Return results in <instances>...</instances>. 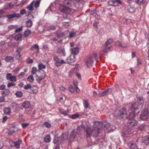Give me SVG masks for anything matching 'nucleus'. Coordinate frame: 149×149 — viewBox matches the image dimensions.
<instances>
[{
	"label": "nucleus",
	"mask_w": 149,
	"mask_h": 149,
	"mask_svg": "<svg viewBox=\"0 0 149 149\" xmlns=\"http://www.w3.org/2000/svg\"><path fill=\"white\" fill-rule=\"evenodd\" d=\"M23 46H20L18 47L16 51L20 53L23 49Z\"/></svg>",
	"instance_id": "nucleus-58"
},
{
	"label": "nucleus",
	"mask_w": 149,
	"mask_h": 149,
	"mask_svg": "<svg viewBox=\"0 0 149 149\" xmlns=\"http://www.w3.org/2000/svg\"><path fill=\"white\" fill-rule=\"evenodd\" d=\"M127 114V112L125 109L123 108L119 110L117 113L116 116L118 118H122L126 116Z\"/></svg>",
	"instance_id": "nucleus-8"
},
{
	"label": "nucleus",
	"mask_w": 149,
	"mask_h": 149,
	"mask_svg": "<svg viewBox=\"0 0 149 149\" xmlns=\"http://www.w3.org/2000/svg\"><path fill=\"white\" fill-rule=\"evenodd\" d=\"M108 4L111 6H114V0H110L108 1Z\"/></svg>",
	"instance_id": "nucleus-54"
},
{
	"label": "nucleus",
	"mask_w": 149,
	"mask_h": 149,
	"mask_svg": "<svg viewBox=\"0 0 149 149\" xmlns=\"http://www.w3.org/2000/svg\"><path fill=\"white\" fill-rule=\"evenodd\" d=\"M146 126L145 124H142L138 127V129L139 130H143L146 128Z\"/></svg>",
	"instance_id": "nucleus-31"
},
{
	"label": "nucleus",
	"mask_w": 149,
	"mask_h": 149,
	"mask_svg": "<svg viewBox=\"0 0 149 149\" xmlns=\"http://www.w3.org/2000/svg\"><path fill=\"white\" fill-rule=\"evenodd\" d=\"M32 87V88L31 89L30 93L33 94L36 93L38 91L37 87L36 86L33 85Z\"/></svg>",
	"instance_id": "nucleus-25"
},
{
	"label": "nucleus",
	"mask_w": 149,
	"mask_h": 149,
	"mask_svg": "<svg viewBox=\"0 0 149 149\" xmlns=\"http://www.w3.org/2000/svg\"><path fill=\"white\" fill-rule=\"evenodd\" d=\"M45 141L46 143H49L51 141V138L49 135H47L44 138Z\"/></svg>",
	"instance_id": "nucleus-32"
},
{
	"label": "nucleus",
	"mask_w": 149,
	"mask_h": 149,
	"mask_svg": "<svg viewBox=\"0 0 149 149\" xmlns=\"http://www.w3.org/2000/svg\"><path fill=\"white\" fill-rule=\"evenodd\" d=\"M17 26L16 25H11L8 26V29L9 30L14 29L17 28Z\"/></svg>",
	"instance_id": "nucleus-53"
},
{
	"label": "nucleus",
	"mask_w": 149,
	"mask_h": 149,
	"mask_svg": "<svg viewBox=\"0 0 149 149\" xmlns=\"http://www.w3.org/2000/svg\"><path fill=\"white\" fill-rule=\"evenodd\" d=\"M22 34L20 33L16 35L15 37V40L17 41H21L22 39Z\"/></svg>",
	"instance_id": "nucleus-29"
},
{
	"label": "nucleus",
	"mask_w": 149,
	"mask_h": 149,
	"mask_svg": "<svg viewBox=\"0 0 149 149\" xmlns=\"http://www.w3.org/2000/svg\"><path fill=\"white\" fill-rule=\"evenodd\" d=\"M135 8L131 7L129 9V11L131 13H133L135 11Z\"/></svg>",
	"instance_id": "nucleus-57"
},
{
	"label": "nucleus",
	"mask_w": 149,
	"mask_h": 149,
	"mask_svg": "<svg viewBox=\"0 0 149 149\" xmlns=\"http://www.w3.org/2000/svg\"><path fill=\"white\" fill-rule=\"evenodd\" d=\"M24 14H26V15H27V13L26 11L24 9H22L20 10V13H17V14H19V17H20L21 16V15H23Z\"/></svg>",
	"instance_id": "nucleus-48"
},
{
	"label": "nucleus",
	"mask_w": 149,
	"mask_h": 149,
	"mask_svg": "<svg viewBox=\"0 0 149 149\" xmlns=\"http://www.w3.org/2000/svg\"><path fill=\"white\" fill-rule=\"evenodd\" d=\"M63 3L65 5L71 6L73 4V0H64L63 1Z\"/></svg>",
	"instance_id": "nucleus-24"
},
{
	"label": "nucleus",
	"mask_w": 149,
	"mask_h": 149,
	"mask_svg": "<svg viewBox=\"0 0 149 149\" xmlns=\"http://www.w3.org/2000/svg\"><path fill=\"white\" fill-rule=\"evenodd\" d=\"M34 48H35L37 50H38V52H39V47L37 44H35L32 47H31L30 49L31 50H33Z\"/></svg>",
	"instance_id": "nucleus-46"
},
{
	"label": "nucleus",
	"mask_w": 149,
	"mask_h": 149,
	"mask_svg": "<svg viewBox=\"0 0 149 149\" xmlns=\"http://www.w3.org/2000/svg\"><path fill=\"white\" fill-rule=\"evenodd\" d=\"M11 107L15 109V110H16L19 108V105L16 103H13L12 104Z\"/></svg>",
	"instance_id": "nucleus-42"
},
{
	"label": "nucleus",
	"mask_w": 149,
	"mask_h": 149,
	"mask_svg": "<svg viewBox=\"0 0 149 149\" xmlns=\"http://www.w3.org/2000/svg\"><path fill=\"white\" fill-rule=\"evenodd\" d=\"M38 68L40 70L45 69L46 68L45 65L42 63H39L38 65Z\"/></svg>",
	"instance_id": "nucleus-44"
},
{
	"label": "nucleus",
	"mask_w": 149,
	"mask_h": 149,
	"mask_svg": "<svg viewBox=\"0 0 149 149\" xmlns=\"http://www.w3.org/2000/svg\"><path fill=\"white\" fill-rule=\"evenodd\" d=\"M33 6V3H32V2L28 6L26 7V8L28 9V13L31 12H32V11L34 10Z\"/></svg>",
	"instance_id": "nucleus-26"
},
{
	"label": "nucleus",
	"mask_w": 149,
	"mask_h": 149,
	"mask_svg": "<svg viewBox=\"0 0 149 149\" xmlns=\"http://www.w3.org/2000/svg\"><path fill=\"white\" fill-rule=\"evenodd\" d=\"M31 72V75H33L34 74H35L36 80L39 84H40L41 81L44 79L46 75L45 72L40 74V71L39 70H37V68L35 67L32 68Z\"/></svg>",
	"instance_id": "nucleus-2"
},
{
	"label": "nucleus",
	"mask_w": 149,
	"mask_h": 149,
	"mask_svg": "<svg viewBox=\"0 0 149 149\" xmlns=\"http://www.w3.org/2000/svg\"><path fill=\"white\" fill-rule=\"evenodd\" d=\"M5 60L7 62L12 63L14 61V58L11 56H8L5 57Z\"/></svg>",
	"instance_id": "nucleus-21"
},
{
	"label": "nucleus",
	"mask_w": 149,
	"mask_h": 149,
	"mask_svg": "<svg viewBox=\"0 0 149 149\" xmlns=\"http://www.w3.org/2000/svg\"><path fill=\"white\" fill-rule=\"evenodd\" d=\"M112 48V47H109L107 49H106V48H105L104 47V49L102 51H101L100 54H106L109 51L110 49Z\"/></svg>",
	"instance_id": "nucleus-35"
},
{
	"label": "nucleus",
	"mask_w": 149,
	"mask_h": 149,
	"mask_svg": "<svg viewBox=\"0 0 149 149\" xmlns=\"http://www.w3.org/2000/svg\"><path fill=\"white\" fill-rule=\"evenodd\" d=\"M41 126L42 127H45L47 128H49L51 127V125L50 123L49 122L45 121L43 123Z\"/></svg>",
	"instance_id": "nucleus-28"
},
{
	"label": "nucleus",
	"mask_w": 149,
	"mask_h": 149,
	"mask_svg": "<svg viewBox=\"0 0 149 149\" xmlns=\"http://www.w3.org/2000/svg\"><path fill=\"white\" fill-rule=\"evenodd\" d=\"M130 132V129H129L128 130H127V131H126V132H124L123 133L122 136L124 140H127V139H129L130 136H128V134H130V133L129 132Z\"/></svg>",
	"instance_id": "nucleus-18"
},
{
	"label": "nucleus",
	"mask_w": 149,
	"mask_h": 149,
	"mask_svg": "<svg viewBox=\"0 0 149 149\" xmlns=\"http://www.w3.org/2000/svg\"><path fill=\"white\" fill-rule=\"evenodd\" d=\"M32 86L29 84H27L26 85H25L24 88L25 90H26L28 89H30L31 90V89L32 88Z\"/></svg>",
	"instance_id": "nucleus-50"
},
{
	"label": "nucleus",
	"mask_w": 149,
	"mask_h": 149,
	"mask_svg": "<svg viewBox=\"0 0 149 149\" xmlns=\"http://www.w3.org/2000/svg\"><path fill=\"white\" fill-rule=\"evenodd\" d=\"M130 149H143L139 148L134 141L131 142L129 144Z\"/></svg>",
	"instance_id": "nucleus-13"
},
{
	"label": "nucleus",
	"mask_w": 149,
	"mask_h": 149,
	"mask_svg": "<svg viewBox=\"0 0 149 149\" xmlns=\"http://www.w3.org/2000/svg\"><path fill=\"white\" fill-rule=\"evenodd\" d=\"M93 63V61L92 59L91 56H90L86 61V63L87 67L90 68L92 66V65Z\"/></svg>",
	"instance_id": "nucleus-12"
},
{
	"label": "nucleus",
	"mask_w": 149,
	"mask_h": 149,
	"mask_svg": "<svg viewBox=\"0 0 149 149\" xmlns=\"http://www.w3.org/2000/svg\"><path fill=\"white\" fill-rule=\"evenodd\" d=\"M12 76V74L11 73H7L6 75V79L8 80H10Z\"/></svg>",
	"instance_id": "nucleus-52"
},
{
	"label": "nucleus",
	"mask_w": 149,
	"mask_h": 149,
	"mask_svg": "<svg viewBox=\"0 0 149 149\" xmlns=\"http://www.w3.org/2000/svg\"><path fill=\"white\" fill-rule=\"evenodd\" d=\"M15 95L18 97H21L22 96L23 93L21 91H18L15 93Z\"/></svg>",
	"instance_id": "nucleus-49"
},
{
	"label": "nucleus",
	"mask_w": 149,
	"mask_h": 149,
	"mask_svg": "<svg viewBox=\"0 0 149 149\" xmlns=\"http://www.w3.org/2000/svg\"><path fill=\"white\" fill-rule=\"evenodd\" d=\"M69 34V36L68 37L69 38L72 37L75 35V33L74 32H70Z\"/></svg>",
	"instance_id": "nucleus-63"
},
{
	"label": "nucleus",
	"mask_w": 149,
	"mask_h": 149,
	"mask_svg": "<svg viewBox=\"0 0 149 149\" xmlns=\"http://www.w3.org/2000/svg\"><path fill=\"white\" fill-rule=\"evenodd\" d=\"M33 76V75H31L27 77V79L29 82H32L34 81V79Z\"/></svg>",
	"instance_id": "nucleus-43"
},
{
	"label": "nucleus",
	"mask_w": 149,
	"mask_h": 149,
	"mask_svg": "<svg viewBox=\"0 0 149 149\" xmlns=\"http://www.w3.org/2000/svg\"><path fill=\"white\" fill-rule=\"evenodd\" d=\"M111 88H109L105 91L100 92L98 95L100 96H103L109 94L111 92Z\"/></svg>",
	"instance_id": "nucleus-14"
},
{
	"label": "nucleus",
	"mask_w": 149,
	"mask_h": 149,
	"mask_svg": "<svg viewBox=\"0 0 149 149\" xmlns=\"http://www.w3.org/2000/svg\"><path fill=\"white\" fill-rule=\"evenodd\" d=\"M32 22L30 19L26 21V26L28 28H29L31 27L32 25Z\"/></svg>",
	"instance_id": "nucleus-39"
},
{
	"label": "nucleus",
	"mask_w": 149,
	"mask_h": 149,
	"mask_svg": "<svg viewBox=\"0 0 149 149\" xmlns=\"http://www.w3.org/2000/svg\"><path fill=\"white\" fill-rule=\"evenodd\" d=\"M19 14H17L16 13H13L6 15V17L8 18L7 19L8 21H10L14 18L16 17L18 18L19 17Z\"/></svg>",
	"instance_id": "nucleus-10"
},
{
	"label": "nucleus",
	"mask_w": 149,
	"mask_h": 149,
	"mask_svg": "<svg viewBox=\"0 0 149 149\" xmlns=\"http://www.w3.org/2000/svg\"><path fill=\"white\" fill-rule=\"evenodd\" d=\"M15 132V131L14 130H9L8 131V134L10 135H12V134H14Z\"/></svg>",
	"instance_id": "nucleus-56"
},
{
	"label": "nucleus",
	"mask_w": 149,
	"mask_h": 149,
	"mask_svg": "<svg viewBox=\"0 0 149 149\" xmlns=\"http://www.w3.org/2000/svg\"><path fill=\"white\" fill-rule=\"evenodd\" d=\"M15 84L14 83H9L7 84V87L9 88L11 86H14Z\"/></svg>",
	"instance_id": "nucleus-61"
},
{
	"label": "nucleus",
	"mask_w": 149,
	"mask_h": 149,
	"mask_svg": "<svg viewBox=\"0 0 149 149\" xmlns=\"http://www.w3.org/2000/svg\"><path fill=\"white\" fill-rule=\"evenodd\" d=\"M90 13L91 15H93L96 19H100V16L97 14L96 10H95L91 11L90 12Z\"/></svg>",
	"instance_id": "nucleus-22"
},
{
	"label": "nucleus",
	"mask_w": 149,
	"mask_h": 149,
	"mask_svg": "<svg viewBox=\"0 0 149 149\" xmlns=\"http://www.w3.org/2000/svg\"><path fill=\"white\" fill-rule=\"evenodd\" d=\"M140 117L141 119L142 120H147L149 118V113L146 110L142 111Z\"/></svg>",
	"instance_id": "nucleus-9"
},
{
	"label": "nucleus",
	"mask_w": 149,
	"mask_h": 149,
	"mask_svg": "<svg viewBox=\"0 0 149 149\" xmlns=\"http://www.w3.org/2000/svg\"><path fill=\"white\" fill-rule=\"evenodd\" d=\"M69 89V91L72 93H74V89L72 86H70Z\"/></svg>",
	"instance_id": "nucleus-60"
},
{
	"label": "nucleus",
	"mask_w": 149,
	"mask_h": 149,
	"mask_svg": "<svg viewBox=\"0 0 149 149\" xmlns=\"http://www.w3.org/2000/svg\"><path fill=\"white\" fill-rule=\"evenodd\" d=\"M88 127H92V126H87L86 127H84V126L81 125L79 126L77 129V133L78 134H80L82 132V130H84L86 133L85 129Z\"/></svg>",
	"instance_id": "nucleus-16"
},
{
	"label": "nucleus",
	"mask_w": 149,
	"mask_h": 149,
	"mask_svg": "<svg viewBox=\"0 0 149 149\" xmlns=\"http://www.w3.org/2000/svg\"><path fill=\"white\" fill-rule=\"evenodd\" d=\"M53 60L55 61V65L57 67L61 66L63 64L65 63V62L63 59L60 60L58 56L55 55L53 57Z\"/></svg>",
	"instance_id": "nucleus-6"
},
{
	"label": "nucleus",
	"mask_w": 149,
	"mask_h": 149,
	"mask_svg": "<svg viewBox=\"0 0 149 149\" xmlns=\"http://www.w3.org/2000/svg\"><path fill=\"white\" fill-rule=\"evenodd\" d=\"M134 112L130 114L128 117V120L127 123V125L129 127H133L137 125V121L134 119Z\"/></svg>",
	"instance_id": "nucleus-4"
},
{
	"label": "nucleus",
	"mask_w": 149,
	"mask_h": 149,
	"mask_svg": "<svg viewBox=\"0 0 149 149\" xmlns=\"http://www.w3.org/2000/svg\"><path fill=\"white\" fill-rule=\"evenodd\" d=\"M56 35L58 38H60L61 37L64 36V33L60 31H58L56 33Z\"/></svg>",
	"instance_id": "nucleus-40"
},
{
	"label": "nucleus",
	"mask_w": 149,
	"mask_h": 149,
	"mask_svg": "<svg viewBox=\"0 0 149 149\" xmlns=\"http://www.w3.org/2000/svg\"><path fill=\"white\" fill-rule=\"evenodd\" d=\"M32 3H33V4L34 5V7L35 8H37L39 7L40 3V1L38 0L37 1H32Z\"/></svg>",
	"instance_id": "nucleus-27"
},
{
	"label": "nucleus",
	"mask_w": 149,
	"mask_h": 149,
	"mask_svg": "<svg viewBox=\"0 0 149 149\" xmlns=\"http://www.w3.org/2000/svg\"><path fill=\"white\" fill-rule=\"evenodd\" d=\"M15 54L16 58L18 60H19L21 57V56L20 55V53L15 51Z\"/></svg>",
	"instance_id": "nucleus-41"
},
{
	"label": "nucleus",
	"mask_w": 149,
	"mask_h": 149,
	"mask_svg": "<svg viewBox=\"0 0 149 149\" xmlns=\"http://www.w3.org/2000/svg\"><path fill=\"white\" fill-rule=\"evenodd\" d=\"M22 106L24 108L27 109L29 107L30 104L28 101H26L23 104Z\"/></svg>",
	"instance_id": "nucleus-33"
},
{
	"label": "nucleus",
	"mask_w": 149,
	"mask_h": 149,
	"mask_svg": "<svg viewBox=\"0 0 149 149\" xmlns=\"http://www.w3.org/2000/svg\"><path fill=\"white\" fill-rule=\"evenodd\" d=\"M142 108L141 106H139L138 104V102H134L132 104L131 107L129 110V113L130 114L134 113V115H135V111L138 109H139Z\"/></svg>",
	"instance_id": "nucleus-5"
},
{
	"label": "nucleus",
	"mask_w": 149,
	"mask_h": 149,
	"mask_svg": "<svg viewBox=\"0 0 149 149\" xmlns=\"http://www.w3.org/2000/svg\"><path fill=\"white\" fill-rule=\"evenodd\" d=\"M25 74V73L24 72H21L19 74L18 76V77L21 79L22 77V76H23Z\"/></svg>",
	"instance_id": "nucleus-64"
},
{
	"label": "nucleus",
	"mask_w": 149,
	"mask_h": 149,
	"mask_svg": "<svg viewBox=\"0 0 149 149\" xmlns=\"http://www.w3.org/2000/svg\"><path fill=\"white\" fill-rule=\"evenodd\" d=\"M113 42L112 39H110L108 40L104 45V48H107L108 45L111 44Z\"/></svg>",
	"instance_id": "nucleus-34"
},
{
	"label": "nucleus",
	"mask_w": 149,
	"mask_h": 149,
	"mask_svg": "<svg viewBox=\"0 0 149 149\" xmlns=\"http://www.w3.org/2000/svg\"><path fill=\"white\" fill-rule=\"evenodd\" d=\"M59 7L60 10L61 12L66 14H69L71 12V9L66 6L63 5H60Z\"/></svg>",
	"instance_id": "nucleus-7"
},
{
	"label": "nucleus",
	"mask_w": 149,
	"mask_h": 149,
	"mask_svg": "<svg viewBox=\"0 0 149 149\" xmlns=\"http://www.w3.org/2000/svg\"><path fill=\"white\" fill-rule=\"evenodd\" d=\"M122 3V1L120 0H114V6H118L119 4Z\"/></svg>",
	"instance_id": "nucleus-47"
},
{
	"label": "nucleus",
	"mask_w": 149,
	"mask_h": 149,
	"mask_svg": "<svg viewBox=\"0 0 149 149\" xmlns=\"http://www.w3.org/2000/svg\"><path fill=\"white\" fill-rule=\"evenodd\" d=\"M71 50L72 53L74 54H77L79 52V48L77 47L74 48Z\"/></svg>",
	"instance_id": "nucleus-30"
},
{
	"label": "nucleus",
	"mask_w": 149,
	"mask_h": 149,
	"mask_svg": "<svg viewBox=\"0 0 149 149\" xmlns=\"http://www.w3.org/2000/svg\"><path fill=\"white\" fill-rule=\"evenodd\" d=\"M56 53H57L60 54L63 56H65L66 55V53L64 49H59L56 51Z\"/></svg>",
	"instance_id": "nucleus-23"
},
{
	"label": "nucleus",
	"mask_w": 149,
	"mask_h": 149,
	"mask_svg": "<svg viewBox=\"0 0 149 149\" xmlns=\"http://www.w3.org/2000/svg\"><path fill=\"white\" fill-rule=\"evenodd\" d=\"M10 80L12 82H15L17 81L16 77L15 75H12Z\"/></svg>",
	"instance_id": "nucleus-51"
},
{
	"label": "nucleus",
	"mask_w": 149,
	"mask_h": 149,
	"mask_svg": "<svg viewBox=\"0 0 149 149\" xmlns=\"http://www.w3.org/2000/svg\"><path fill=\"white\" fill-rule=\"evenodd\" d=\"M84 107L87 109L89 106V103L88 102V100H85L84 101Z\"/></svg>",
	"instance_id": "nucleus-45"
},
{
	"label": "nucleus",
	"mask_w": 149,
	"mask_h": 149,
	"mask_svg": "<svg viewBox=\"0 0 149 149\" xmlns=\"http://www.w3.org/2000/svg\"><path fill=\"white\" fill-rule=\"evenodd\" d=\"M22 141L21 139H19L17 141L14 142V146L17 148H20V144L22 143Z\"/></svg>",
	"instance_id": "nucleus-20"
},
{
	"label": "nucleus",
	"mask_w": 149,
	"mask_h": 149,
	"mask_svg": "<svg viewBox=\"0 0 149 149\" xmlns=\"http://www.w3.org/2000/svg\"><path fill=\"white\" fill-rule=\"evenodd\" d=\"M31 33V31L29 30H27L24 32L23 35V36L24 38H26L29 36L30 34Z\"/></svg>",
	"instance_id": "nucleus-36"
},
{
	"label": "nucleus",
	"mask_w": 149,
	"mask_h": 149,
	"mask_svg": "<svg viewBox=\"0 0 149 149\" xmlns=\"http://www.w3.org/2000/svg\"><path fill=\"white\" fill-rule=\"evenodd\" d=\"M67 136L66 134H63L61 137L56 138L55 137L53 141V142L55 144V149H59V144L60 143H64L68 140Z\"/></svg>",
	"instance_id": "nucleus-3"
},
{
	"label": "nucleus",
	"mask_w": 149,
	"mask_h": 149,
	"mask_svg": "<svg viewBox=\"0 0 149 149\" xmlns=\"http://www.w3.org/2000/svg\"><path fill=\"white\" fill-rule=\"evenodd\" d=\"M23 28V27L22 26H21L18 28H17L15 31V32H18L21 31L22 30Z\"/></svg>",
	"instance_id": "nucleus-59"
},
{
	"label": "nucleus",
	"mask_w": 149,
	"mask_h": 149,
	"mask_svg": "<svg viewBox=\"0 0 149 149\" xmlns=\"http://www.w3.org/2000/svg\"><path fill=\"white\" fill-rule=\"evenodd\" d=\"M137 100L138 104L139 106H141L142 107L144 103L143 97L142 96H137Z\"/></svg>",
	"instance_id": "nucleus-19"
},
{
	"label": "nucleus",
	"mask_w": 149,
	"mask_h": 149,
	"mask_svg": "<svg viewBox=\"0 0 149 149\" xmlns=\"http://www.w3.org/2000/svg\"><path fill=\"white\" fill-rule=\"evenodd\" d=\"M77 133H76L75 130H73L70 133V139L68 140L69 141H72L75 138Z\"/></svg>",
	"instance_id": "nucleus-15"
},
{
	"label": "nucleus",
	"mask_w": 149,
	"mask_h": 149,
	"mask_svg": "<svg viewBox=\"0 0 149 149\" xmlns=\"http://www.w3.org/2000/svg\"><path fill=\"white\" fill-rule=\"evenodd\" d=\"M63 28H68L69 26L70 25V24L68 22H64L63 23Z\"/></svg>",
	"instance_id": "nucleus-55"
},
{
	"label": "nucleus",
	"mask_w": 149,
	"mask_h": 149,
	"mask_svg": "<svg viewBox=\"0 0 149 149\" xmlns=\"http://www.w3.org/2000/svg\"><path fill=\"white\" fill-rule=\"evenodd\" d=\"M142 145L144 146H147L149 143V137L145 136L141 138L140 140Z\"/></svg>",
	"instance_id": "nucleus-11"
},
{
	"label": "nucleus",
	"mask_w": 149,
	"mask_h": 149,
	"mask_svg": "<svg viewBox=\"0 0 149 149\" xmlns=\"http://www.w3.org/2000/svg\"><path fill=\"white\" fill-rule=\"evenodd\" d=\"M125 21H126V22L125 23L126 24H129L130 23L132 22V20L130 19H125Z\"/></svg>",
	"instance_id": "nucleus-62"
},
{
	"label": "nucleus",
	"mask_w": 149,
	"mask_h": 149,
	"mask_svg": "<svg viewBox=\"0 0 149 149\" xmlns=\"http://www.w3.org/2000/svg\"><path fill=\"white\" fill-rule=\"evenodd\" d=\"M115 45L116 46L120 47L121 48H126L127 47V46H123L122 44L119 41H117L115 42Z\"/></svg>",
	"instance_id": "nucleus-37"
},
{
	"label": "nucleus",
	"mask_w": 149,
	"mask_h": 149,
	"mask_svg": "<svg viewBox=\"0 0 149 149\" xmlns=\"http://www.w3.org/2000/svg\"><path fill=\"white\" fill-rule=\"evenodd\" d=\"M4 113L6 115H9L11 113V110L9 108H6L4 109Z\"/></svg>",
	"instance_id": "nucleus-38"
},
{
	"label": "nucleus",
	"mask_w": 149,
	"mask_h": 149,
	"mask_svg": "<svg viewBox=\"0 0 149 149\" xmlns=\"http://www.w3.org/2000/svg\"><path fill=\"white\" fill-rule=\"evenodd\" d=\"M110 124L107 122L100 123L94 121L92 127H88L85 129L86 132V137L90 138L92 135L93 137H97L100 134V128L106 130L108 132H112L110 129Z\"/></svg>",
	"instance_id": "nucleus-1"
},
{
	"label": "nucleus",
	"mask_w": 149,
	"mask_h": 149,
	"mask_svg": "<svg viewBox=\"0 0 149 149\" xmlns=\"http://www.w3.org/2000/svg\"><path fill=\"white\" fill-rule=\"evenodd\" d=\"M75 61V56L74 55H71L67 58V62L68 63H73Z\"/></svg>",
	"instance_id": "nucleus-17"
}]
</instances>
